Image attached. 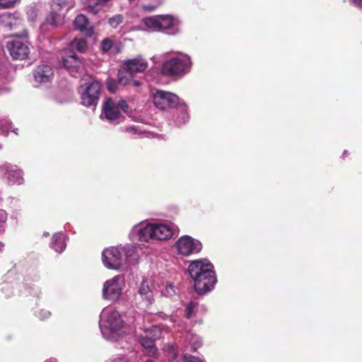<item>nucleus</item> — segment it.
<instances>
[{
    "mask_svg": "<svg viewBox=\"0 0 362 362\" xmlns=\"http://www.w3.org/2000/svg\"><path fill=\"white\" fill-rule=\"evenodd\" d=\"M123 20L124 17L122 15L116 14L109 18L108 23L112 28H116L119 24H121L123 22Z\"/></svg>",
    "mask_w": 362,
    "mask_h": 362,
    "instance_id": "2f4dec72",
    "label": "nucleus"
},
{
    "mask_svg": "<svg viewBox=\"0 0 362 362\" xmlns=\"http://www.w3.org/2000/svg\"><path fill=\"white\" fill-rule=\"evenodd\" d=\"M81 103L86 107L95 110L102 95V86L98 81L82 85L79 89Z\"/></svg>",
    "mask_w": 362,
    "mask_h": 362,
    "instance_id": "423d86ee",
    "label": "nucleus"
},
{
    "mask_svg": "<svg viewBox=\"0 0 362 362\" xmlns=\"http://www.w3.org/2000/svg\"><path fill=\"white\" fill-rule=\"evenodd\" d=\"M8 218V214L5 210L0 209V233L5 229L6 223Z\"/></svg>",
    "mask_w": 362,
    "mask_h": 362,
    "instance_id": "72a5a7b5",
    "label": "nucleus"
},
{
    "mask_svg": "<svg viewBox=\"0 0 362 362\" xmlns=\"http://www.w3.org/2000/svg\"><path fill=\"white\" fill-rule=\"evenodd\" d=\"M66 235L64 233L58 232L53 235L50 247L57 252L62 253L66 247Z\"/></svg>",
    "mask_w": 362,
    "mask_h": 362,
    "instance_id": "aec40b11",
    "label": "nucleus"
},
{
    "mask_svg": "<svg viewBox=\"0 0 362 362\" xmlns=\"http://www.w3.org/2000/svg\"><path fill=\"white\" fill-rule=\"evenodd\" d=\"M177 230L176 225L171 222H141L134 225L130 233L129 237L134 240L135 237L140 242L148 243L153 240H168Z\"/></svg>",
    "mask_w": 362,
    "mask_h": 362,
    "instance_id": "f03ea898",
    "label": "nucleus"
},
{
    "mask_svg": "<svg viewBox=\"0 0 362 362\" xmlns=\"http://www.w3.org/2000/svg\"><path fill=\"white\" fill-rule=\"evenodd\" d=\"M175 248L178 254L182 256H189L199 253L202 249V244L199 240L185 235L177 240Z\"/></svg>",
    "mask_w": 362,
    "mask_h": 362,
    "instance_id": "1a4fd4ad",
    "label": "nucleus"
},
{
    "mask_svg": "<svg viewBox=\"0 0 362 362\" xmlns=\"http://www.w3.org/2000/svg\"><path fill=\"white\" fill-rule=\"evenodd\" d=\"M48 235H49V233L45 232L43 233V236H45V237H47Z\"/></svg>",
    "mask_w": 362,
    "mask_h": 362,
    "instance_id": "8fccbe9b",
    "label": "nucleus"
},
{
    "mask_svg": "<svg viewBox=\"0 0 362 362\" xmlns=\"http://www.w3.org/2000/svg\"><path fill=\"white\" fill-rule=\"evenodd\" d=\"M16 38L8 41L6 47L14 59L23 60L27 58L29 54L30 49L28 41V32L23 30L20 34L13 35Z\"/></svg>",
    "mask_w": 362,
    "mask_h": 362,
    "instance_id": "6e6552de",
    "label": "nucleus"
},
{
    "mask_svg": "<svg viewBox=\"0 0 362 362\" xmlns=\"http://www.w3.org/2000/svg\"><path fill=\"white\" fill-rule=\"evenodd\" d=\"M21 0H0V8L7 9L13 8Z\"/></svg>",
    "mask_w": 362,
    "mask_h": 362,
    "instance_id": "473e14b6",
    "label": "nucleus"
},
{
    "mask_svg": "<svg viewBox=\"0 0 362 362\" xmlns=\"http://www.w3.org/2000/svg\"><path fill=\"white\" fill-rule=\"evenodd\" d=\"M158 16L144 18L141 22V28L142 30L148 32H160Z\"/></svg>",
    "mask_w": 362,
    "mask_h": 362,
    "instance_id": "4be33fe9",
    "label": "nucleus"
},
{
    "mask_svg": "<svg viewBox=\"0 0 362 362\" xmlns=\"http://www.w3.org/2000/svg\"><path fill=\"white\" fill-rule=\"evenodd\" d=\"M160 32L170 35H175L181 31V21L171 15H158Z\"/></svg>",
    "mask_w": 362,
    "mask_h": 362,
    "instance_id": "4468645a",
    "label": "nucleus"
},
{
    "mask_svg": "<svg viewBox=\"0 0 362 362\" xmlns=\"http://www.w3.org/2000/svg\"><path fill=\"white\" fill-rule=\"evenodd\" d=\"M112 42L109 39H105L101 42V49L103 52H107L110 51L112 47Z\"/></svg>",
    "mask_w": 362,
    "mask_h": 362,
    "instance_id": "e433bc0d",
    "label": "nucleus"
},
{
    "mask_svg": "<svg viewBox=\"0 0 362 362\" xmlns=\"http://www.w3.org/2000/svg\"><path fill=\"white\" fill-rule=\"evenodd\" d=\"M103 263L110 269H119L124 264V257L120 247H110L105 248L102 253Z\"/></svg>",
    "mask_w": 362,
    "mask_h": 362,
    "instance_id": "ddd939ff",
    "label": "nucleus"
},
{
    "mask_svg": "<svg viewBox=\"0 0 362 362\" xmlns=\"http://www.w3.org/2000/svg\"><path fill=\"white\" fill-rule=\"evenodd\" d=\"M185 342L187 343V348L190 351H197L202 344L201 338L193 333L187 332L185 337Z\"/></svg>",
    "mask_w": 362,
    "mask_h": 362,
    "instance_id": "a878e982",
    "label": "nucleus"
},
{
    "mask_svg": "<svg viewBox=\"0 0 362 362\" xmlns=\"http://www.w3.org/2000/svg\"><path fill=\"white\" fill-rule=\"evenodd\" d=\"M110 1V0H99V1H98L97 4H98L99 1H100L101 3L105 4L107 3V2H109Z\"/></svg>",
    "mask_w": 362,
    "mask_h": 362,
    "instance_id": "c03bdc74",
    "label": "nucleus"
},
{
    "mask_svg": "<svg viewBox=\"0 0 362 362\" xmlns=\"http://www.w3.org/2000/svg\"><path fill=\"white\" fill-rule=\"evenodd\" d=\"M35 315L41 320L48 319L51 316V312L45 309H41L35 312Z\"/></svg>",
    "mask_w": 362,
    "mask_h": 362,
    "instance_id": "f704fd0d",
    "label": "nucleus"
},
{
    "mask_svg": "<svg viewBox=\"0 0 362 362\" xmlns=\"http://www.w3.org/2000/svg\"><path fill=\"white\" fill-rule=\"evenodd\" d=\"M75 6L74 0H52V6L54 8L55 10L58 9L59 11L67 13V12L74 8Z\"/></svg>",
    "mask_w": 362,
    "mask_h": 362,
    "instance_id": "bb28decb",
    "label": "nucleus"
},
{
    "mask_svg": "<svg viewBox=\"0 0 362 362\" xmlns=\"http://www.w3.org/2000/svg\"><path fill=\"white\" fill-rule=\"evenodd\" d=\"M0 22L4 27L14 29L21 25L22 19L16 14L7 12L0 16Z\"/></svg>",
    "mask_w": 362,
    "mask_h": 362,
    "instance_id": "412c9836",
    "label": "nucleus"
},
{
    "mask_svg": "<svg viewBox=\"0 0 362 362\" xmlns=\"http://www.w3.org/2000/svg\"><path fill=\"white\" fill-rule=\"evenodd\" d=\"M200 305L194 300H191L186 303L185 306V316L188 320H194L197 317Z\"/></svg>",
    "mask_w": 362,
    "mask_h": 362,
    "instance_id": "cd10ccee",
    "label": "nucleus"
},
{
    "mask_svg": "<svg viewBox=\"0 0 362 362\" xmlns=\"http://www.w3.org/2000/svg\"><path fill=\"white\" fill-rule=\"evenodd\" d=\"M181 101L177 95L171 92L157 90L153 94L154 105L161 110L175 108Z\"/></svg>",
    "mask_w": 362,
    "mask_h": 362,
    "instance_id": "9d476101",
    "label": "nucleus"
},
{
    "mask_svg": "<svg viewBox=\"0 0 362 362\" xmlns=\"http://www.w3.org/2000/svg\"><path fill=\"white\" fill-rule=\"evenodd\" d=\"M110 362H126V361L124 360V358H117V360L111 361Z\"/></svg>",
    "mask_w": 362,
    "mask_h": 362,
    "instance_id": "a19ab883",
    "label": "nucleus"
},
{
    "mask_svg": "<svg viewBox=\"0 0 362 362\" xmlns=\"http://www.w3.org/2000/svg\"><path fill=\"white\" fill-rule=\"evenodd\" d=\"M1 148V146L0 145V149Z\"/></svg>",
    "mask_w": 362,
    "mask_h": 362,
    "instance_id": "603ef678",
    "label": "nucleus"
},
{
    "mask_svg": "<svg viewBox=\"0 0 362 362\" xmlns=\"http://www.w3.org/2000/svg\"><path fill=\"white\" fill-rule=\"evenodd\" d=\"M166 290H167V291H168V292H169V291H170V290H171V291H174V290H173V287L171 285L168 286L166 287Z\"/></svg>",
    "mask_w": 362,
    "mask_h": 362,
    "instance_id": "37998d69",
    "label": "nucleus"
},
{
    "mask_svg": "<svg viewBox=\"0 0 362 362\" xmlns=\"http://www.w3.org/2000/svg\"><path fill=\"white\" fill-rule=\"evenodd\" d=\"M124 64L133 74L143 72L148 67V62L141 57L126 60Z\"/></svg>",
    "mask_w": 362,
    "mask_h": 362,
    "instance_id": "a211bd4d",
    "label": "nucleus"
},
{
    "mask_svg": "<svg viewBox=\"0 0 362 362\" xmlns=\"http://www.w3.org/2000/svg\"><path fill=\"white\" fill-rule=\"evenodd\" d=\"M351 1L354 6L362 7V0H351Z\"/></svg>",
    "mask_w": 362,
    "mask_h": 362,
    "instance_id": "ea45409f",
    "label": "nucleus"
},
{
    "mask_svg": "<svg viewBox=\"0 0 362 362\" xmlns=\"http://www.w3.org/2000/svg\"><path fill=\"white\" fill-rule=\"evenodd\" d=\"M124 131L133 135L139 134L141 133V132L135 126H127L124 128Z\"/></svg>",
    "mask_w": 362,
    "mask_h": 362,
    "instance_id": "58836bf2",
    "label": "nucleus"
},
{
    "mask_svg": "<svg viewBox=\"0 0 362 362\" xmlns=\"http://www.w3.org/2000/svg\"><path fill=\"white\" fill-rule=\"evenodd\" d=\"M132 82L133 83L134 86H139L140 85V83L138 81H133L132 79Z\"/></svg>",
    "mask_w": 362,
    "mask_h": 362,
    "instance_id": "79ce46f5",
    "label": "nucleus"
},
{
    "mask_svg": "<svg viewBox=\"0 0 362 362\" xmlns=\"http://www.w3.org/2000/svg\"><path fill=\"white\" fill-rule=\"evenodd\" d=\"M63 66L71 74L74 75L82 64L81 60L76 57V54L72 51H69L63 57Z\"/></svg>",
    "mask_w": 362,
    "mask_h": 362,
    "instance_id": "dca6fc26",
    "label": "nucleus"
},
{
    "mask_svg": "<svg viewBox=\"0 0 362 362\" xmlns=\"http://www.w3.org/2000/svg\"><path fill=\"white\" fill-rule=\"evenodd\" d=\"M99 327L103 337L109 341H117L128 332L120 313L113 307L103 309L100 315Z\"/></svg>",
    "mask_w": 362,
    "mask_h": 362,
    "instance_id": "7ed1b4c3",
    "label": "nucleus"
},
{
    "mask_svg": "<svg viewBox=\"0 0 362 362\" xmlns=\"http://www.w3.org/2000/svg\"><path fill=\"white\" fill-rule=\"evenodd\" d=\"M127 109L128 105L125 100L116 101L112 98H107L103 102L100 119L113 124H119L124 118L121 111L126 112Z\"/></svg>",
    "mask_w": 362,
    "mask_h": 362,
    "instance_id": "39448f33",
    "label": "nucleus"
},
{
    "mask_svg": "<svg viewBox=\"0 0 362 362\" xmlns=\"http://www.w3.org/2000/svg\"><path fill=\"white\" fill-rule=\"evenodd\" d=\"M4 92H5V89H4L3 88H1V87L0 86V95H1V94H2V93H4Z\"/></svg>",
    "mask_w": 362,
    "mask_h": 362,
    "instance_id": "de8ad7c7",
    "label": "nucleus"
},
{
    "mask_svg": "<svg viewBox=\"0 0 362 362\" xmlns=\"http://www.w3.org/2000/svg\"><path fill=\"white\" fill-rule=\"evenodd\" d=\"M0 177L5 179L9 185H21L25 181L23 170L8 163L0 165Z\"/></svg>",
    "mask_w": 362,
    "mask_h": 362,
    "instance_id": "f8f14e48",
    "label": "nucleus"
},
{
    "mask_svg": "<svg viewBox=\"0 0 362 362\" xmlns=\"http://www.w3.org/2000/svg\"><path fill=\"white\" fill-rule=\"evenodd\" d=\"M124 257V262H134L136 261L138 255L136 252V247L133 245H127L123 247H120Z\"/></svg>",
    "mask_w": 362,
    "mask_h": 362,
    "instance_id": "b1692460",
    "label": "nucleus"
},
{
    "mask_svg": "<svg viewBox=\"0 0 362 362\" xmlns=\"http://www.w3.org/2000/svg\"><path fill=\"white\" fill-rule=\"evenodd\" d=\"M74 25L76 29L83 33L86 36L91 37L94 34V29L89 25L87 17L83 14L78 15L74 21Z\"/></svg>",
    "mask_w": 362,
    "mask_h": 362,
    "instance_id": "6ab92c4d",
    "label": "nucleus"
},
{
    "mask_svg": "<svg viewBox=\"0 0 362 362\" xmlns=\"http://www.w3.org/2000/svg\"><path fill=\"white\" fill-rule=\"evenodd\" d=\"M66 13H63L58 9L55 10L52 6V10L47 16V22L52 25L59 26L64 23V18Z\"/></svg>",
    "mask_w": 362,
    "mask_h": 362,
    "instance_id": "5701e85b",
    "label": "nucleus"
},
{
    "mask_svg": "<svg viewBox=\"0 0 362 362\" xmlns=\"http://www.w3.org/2000/svg\"><path fill=\"white\" fill-rule=\"evenodd\" d=\"M44 362H57L56 359L54 358H49L48 360H46Z\"/></svg>",
    "mask_w": 362,
    "mask_h": 362,
    "instance_id": "a18cd8bd",
    "label": "nucleus"
},
{
    "mask_svg": "<svg viewBox=\"0 0 362 362\" xmlns=\"http://www.w3.org/2000/svg\"><path fill=\"white\" fill-rule=\"evenodd\" d=\"M138 293L146 305H151L153 302V293L146 281L141 282Z\"/></svg>",
    "mask_w": 362,
    "mask_h": 362,
    "instance_id": "393cba45",
    "label": "nucleus"
},
{
    "mask_svg": "<svg viewBox=\"0 0 362 362\" xmlns=\"http://www.w3.org/2000/svg\"><path fill=\"white\" fill-rule=\"evenodd\" d=\"M146 8L149 9V10H152L153 9V8H148V7H146Z\"/></svg>",
    "mask_w": 362,
    "mask_h": 362,
    "instance_id": "3c124183",
    "label": "nucleus"
},
{
    "mask_svg": "<svg viewBox=\"0 0 362 362\" xmlns=\"http://www.w3.org/2000/svg\"><path fill=\"white\" fill-rule=\"evenodd\" d=\"M182 362H203V360L194 356L185 354Z\"/></svg>",
    "mask_w": 362,
    "mask_h": 362,
    "instance_id": "4c0bfd02",
    "label": "nucleus"
},
{
    "mask_svg": "<svg viewBox=\"0 0 362 362\" xmlns=\"http://www.w3.org/2000/svg\"><path fill=\"white\" fill-rule=\"evenodd\" d=\"M3 248H4V245L1 243H0V251H1Z\"/></svg>",
    "mask_w": 362,
    "mask_h": 362,
    "instance_id": "09e8293b",
    "label": "nucleus"
},
{
    "mask_svg": "<svg viewBox=\"0 0 362 362\" xmlns=\"http://www.w3.org/2000/svg\"><path fill=\"white\" fill-rule=\"evenodd\" d=\"M347 155H348V151H346V150H345V151H344L343 154H342V156H343V157H345V156H346Z\"/></svg>",
    "mask_w": 362,
    "mask_h": 362,
    "instance_id": "49530a36",
    "label": "nucleus"
},
{
    "mask_svg": "<svg viewBox=\"0 0 362 362\" xmlns=\"http://www.w3.org/2000/svg\"><path fill=\"white\" fill-rule=\"evenodd\" d=\"M124 287V277L122 275H116L103 283L102 296L106 300L117 302L122 297Z\"/></svg>",
    "mask_w": 362,
    "mask_h": 362,
    "instance_id": "0eeeda50",
    "label": "nucleus"
},
{
    "mask_svg": "<svg viewBox=\"0 0 362 362\" xmlns=\"http://www.w3.org/2000/svg\"><path fill=\"white\" fill-rule=\"evenodd\" d=\"M192 65V62L189 56L180 55L164 62L160 72L165 76L179 78L190 71Z\"/></svg>",
    "mask_w": 362,
    "mask_h": 362,
    "instance_id": "20e7f679",
    "label": "nucleus"
},
{
    "mask_svg": "<svg viewBox=\"0 0 362 362\" xmlns=\"http://www.w3.org/2000/svg\"><path fill=\"white\" fill-rule=\"evenodd\" d=\"M117 77L118 83L121 85L125 86L132 83L133 74L125 67L119 70Z\"/></svg>",
    "mask_w": 362,
    "mask_h": 362,
    "instance_id": "c85d7f7f",
    "label": "nucleus"
},
{
    "mask_svg": "<svg viewBox=\"0 0 362 362\" xmlns=\"http://www.w3.org/2000/svg\"><path fill=\"white\" fill-rule=\"evenodd\" d=\"M188 272L199 295L211 291L217 283L214 265L207 259L192 261L188 266Z\"/></svg>",
    "mask_w": 362,
    "mask_h": 362,
    "instance_id": "f257e3e1",
    "label": "nucleus"
},
{
    "mask_svg": "<svg viewBox=\"0 0 362 362\" xmlns=\"http://www.w3.org/2000/svg\"><path fill=\"white\" fill-rule=\"evenodd\" d=\"M0 290L6 298L11 297L16 294L14 285L9 283H4L0 285Z\"/></svg>",
    "mask_w": 362,
    "mask_h": 362,
    "instance_id": "7c9ffc66",
    "label": "nucleus"
},
{
    "mask_svg": "<svg viewBox=\"0 0 362 362\" xmlns=\"http://www.w3.org/2000/svg\"><path fill=\"white\" fill-rule=\"evenodd\" d=\"M118 83H119L118 81L117 82L113 78H110L107 79V89L112 93H115L116 91Z\"/></svg>",
    "mask_w": 362,
    "mask_h": 362,
    "instance_id": "c9c22d12",
    "label": "nucleus"
},
{
    "mask_svg": "<svg viewBox=\"0 0 362 362\" xmlns=\"http://www.w3.org/2000/svg\"><path fill=\"white\" fill-rule=\"evenodd\" d=\"M189 120L188 107L186 103L182 100L175 107L173 112V122L175 126L180 127L187 123Z\"/></svg>",
    "mask_w": 362,
    "mask_h": 362,
    "instance_id": "2eb2a0df",
    "label": "nucleus"
},
{
    "mask_svg": "<svg viewBox=\"0 0 362 362\" xmlns=\"http://www.w3.org/2000/svg\"><path fill=\"white\" fill-rule=\"evenodd\" d=\"M73 49L78 50L80 52H85L87 49V42L85 39H74L71 44Z\"/></svg>",
    "mask_w": 362,
    "mask_h": 362,
    "instance_id": "c756f323",
    "label": "nucleus"
},
{
    "mask_svg": "<svg viewBox=\"0 0 362 362\" xmlns=\"http://www.w3.org/2000/svg\"><path fill=\"white\" fill-rule=\"evenodd\" d=\"M52 76V69L48 65L38 66L33 71L35 82L39 84L49 82Z\"/></svg>",
    "mask_w": 362,
    "mask_h": 362,
    "instance_id": "f3484780",
    "label": "nucleus"
},
{
    "mask_svg": "<svg viewBox=\"0 0 362 362\" xmlns=\"http://www.w3.org/2000/svg\"><path fill=\"white\" fill-rule=\"evenodd\" d=\"M160 337V328L157 325H153L144 330V334L139 337V342L148 354L153 356L156 353L155 341Z\"/></svg>",
    "mask_w": 362,
    "mask_h": 362,
    "instance_id": "9b49d317",
    "label": "nucleus"
}]
</instances>
